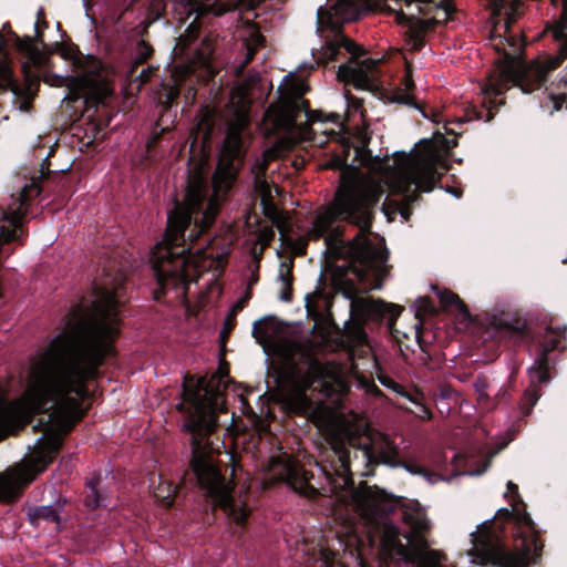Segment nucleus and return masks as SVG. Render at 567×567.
Returning a JSON list of instances; mask_svg holds the SVG:
<instances>
[{
	"mask_svg": "<svg viewBox=\"0 0 567 567\" xmlns=\"http://www.w3.org/2000/svg\"><path fill=\"white\" fill-rule=\"evenodd\" d=\"M246 153L244 127L229 125L212 177L213 192L207 181L197 173L188 175L184 199L174 198L163 240L156 244L150 257L155 279V301L162 302L173 293L175 301L188 302L189 284L197 281L200 276L197 252L202 248L194 252L193 245L214 225L223 203L236 184Z\"/></svg>",
	"mask_w": 567,
	"mask_h": 567,
	"instance_id": "obj_1",
	"label": "nucleus"
},
{
	"mask_svg": "<svg viewBox=\"0 0 567 567\" xmlns=\"http://www.w3.org/2000/svg\"><path fill=\"white\" fill-rule=\"evenodd\" d=\"M114 353H41L31 364L22 401L32 414H48L41 439L28 467L0 475V501L16 502L35 476L53 463L63 439L84 417L91 396L87 381Z\"/></svg>",
	"mask_w": 567,
	"mask_h": 567,
	"instance_id": "obj_2",
	"label": "nucleus"
},
{
	"mask_svg": "<svg viewBox=\"0 0 567 567\" xmlns=\"http://www.w3.org/2000/svg\"><path fill=\"white\" fill-rule=\"evenodd\" d=\"M380 197V193L358 186L340 188L333 203L316 215L308 231L310 240H324L323 254L329 261H344L336 272L351 285H365L372 274L382 277L389 272L388 248L371 239Z\"/></svg>",
	"mask_w": 567,
	"mask_h": 567,
	"instance_id": "obj_3",
	"label": "nucleus"
},
{
	"mask_svg": "<svg viewBox=\"0 0 567 567\" xmlns=\"http://www.w3.org/2000/svg\"><path fill=\"white\" fill-rule=\"evenodd\" d=\"M229 363L221 359L209 383L204 378L185 375L183 401L176 408L185 419L183 432L190 435L188 466L197 486L214 508H220L233 523L244 528L250 509L245 503L235 499V482L221 472L217 456L224 442L218 437L214 439L218 427V414L216 403L208 398V394L219 392V386L229 377Z\"/></svg>",
	"mask_w": 567,
	"mask_h": 567,
	"instance_id": "obj_4",
	"label": "nucleus"
},
{
	"mask_svg": "<svg viewBox=\"0 0 567 567\" xmlns=\"http://www.w3.org/2000/svg\"><path fill=\"white\" fill-rule=\"evenodd\" d=\"M494 13L503 17L507 37H499V43L494 44L503 60L498 61V74L494 83L486 90L494 95H501L509 86H518L524 93H533L545 85L548 76L567 59V0L564 1L561 20L555 37L560 41L558 55L538 56L530 62L518 61L522 48L511 35V28L523 12L522 0H493Z\"/></svg>",
	"mask_w": 567,
	"mask_h": 567,
	"instance_id": "obj_5",
	"label": "nucleus"
},
{
	"mask_svg": "<svg viewBox=\"0 0 567 567\" xmlns=\"http://www.w3.org/2000/svg\"><path fill=\"white\" fill-rule=\"evenodd\" d=\"M369 11V0H328L327 8L318 9L319 27L331 30L334 35L322 47L317 64L328 68L331 62L344 59L338 68V81L344 86L373 92L379 89L380 60L362 58L364 49L340 31L342 23L355 21Z\"/></svg>",
	"mask_w": 567,
	"mask_h": 567,
	"instance_id": "obj_6",
	"label": "nucleus"
},
{
	"mask_svg": "<svg viewBox=\"0 0 567 567\" xmlns=\"http://www.w3.org/2000/svg\"><path fill=\"white\" fill-rule=\"evenodd\" d=\"M238 0H179L175 3V18L179 24L192 19L185 32L177 38L175 50L194 64L208 68L212 64L215 45L206 35L199 41L204 20L218 17L235 9Z\"/></svg>",
	"mask_w": 567,
	"mask_h": 567,
	"instance_id": "obj_7",
	"label": "nucleus"
},
{
	"mask_svg": "<svg viewBox=\"0 0 567 567\" xmlns=\"http://www.w3.org/2000/svg\"><path fill=\"white\" fill-rule=\"evenodd\" d=\"M516 508L514 519L516 520V532L514 534L515 550H511L506 544L494 535H487L477 546L481 557L495 567H528L529 558L542 555L543 542L536 524L530 515Z\"/></svg>",
	"mask_w": 567,
	"mask_h": 567,
	"instance_id": "obj_8",
	"label": "nucleus"
},
{
	"mask_svg": "<svg viewBox=\"0 0 567 567\" xmlns=\"http://www.w3.org/2000/svg\"><path fill=\"white\" fill-rule=\"evenodd\" d=\"M334 457L330 462V468L323 466L327 480L336 487L349 491L355 509L361 515L374 513H389L394 509L395 501L385 491L378 486H370L361 482L354 486L351 473V451L343 444L333 447Z\"/></svg>",
	"mask_w": 567,
	"mask_h": 567,
	"instance_id": "obj_9",
	"label": "nucleus"
},
{
	"mask_svg": "<svg viewBox=\"0 0 567 567\" xmlns=\"http://www.w3.org/2000/svg\"><path fill=\"white\" fill-rule=\"evenodd\" d=\"M403 522L410 527V532L404 534L409 545L401 542L400 529L392 523L382 526L381 544L384 550L395 554L408 564H414L424 558V550L430 547L426 536L431 532V523L417 502L405 507Z\"/></svg>",
	"mask_w": 567,
	"mask_h": 567,
	"instance_id": "obj_10",
	"label": "nucleus"
},
{
	"mask_svg": "<svg viewBox=\"0 0 567 567\" xmlns=\"http://www.w3.org/2000/svg\"><path fill=\"white\" fill-rule=\"evenodd\" d=\"M449 165L436 155L429 154L414 158L404 172L403 200L395 203L396 210L409 220L412 204L420 199V192L429 193L439 185Z\"/></svg>",
	"mask_w": 567,
	"mask_h": 567,
	"instance_id": "obj_11",
	"label": "nucleus"
},
{
	"mask_svg": "<svg viewBox=\"0 0 567 567\" xmlns=\"http://www.w3.org/2000/svg\"><path fill=\"white\" fill-rule=\"evenodd\" d=\"M403 307L388 303L383 300L359 298L351 301V320L343 329V339L349 349L368 344V334L364 330L367 321L388 320L393 324L400 317Z\"/></svg>",
	"mask_w": 567,
	"mask_h": 567,
	"instance_id": "obj_12",
	"label": "nucleus"
},
{
	"mask_svg": "<svg viewBox=\"0 0 567 567\" xmlns=\"http://www.w3.org/2000/svg\"><path fill=\"white\" fill-rule=\"evenodd\" d=\"M566 326H549L547 328V336L545 339V346L540 351L539 355L536 358L534 364L529 368V380L530 388L526 389L522 402L520 409L524 416L530 414L533 408L537 403L540 392L539 386L544 383L549 382L550 380V362L548 358V353L550 351L564 349V341L566 339Z\"/></svg>",
	"mask_w": 567,
	"mask_h": 567,
	"instance_id": "obj_13",
	"label": "nucleus"
},
{
	"mask_svg": "<svg viewBox=\"0 0 567 567\" xmlns=\"http://www.w3.org/2000/svg\"><path fill=\"white\" fill-rule=\"evenodd\" d=\"M42 192L40 184L33 179L24 185L18 196L7 207H0V244L21 241L24 219L29 213L30 203Z\"/></svg>",
	"mask_w": 567,
	"mask_h": 567,
	"instance_id": "obj_14",
	"label": "nucleus"
},
{
	"mask_svg": "<svg viewBox=\"0 0 567 567\" xmlns=\"http://www.w3.org/2000/svg\"><path fill=\"white\" fill-rule=\"evenodd\" d=\"M270 110L276 113L278 120L293 126L299 124L300 117L303 114L306 121L303 124H301V130L305 133L311 132V125L317 122H339L338 114H331L330 116H327L320 110L313 111L310 109V103L308 100L291 93L281 94L277 104L271 105Z\"/></svg>",
	"mask_w": 567,
	"mask_h": 567,
	"instance_id": "obj_15",
	"label": "nucleus"
},
{
	"mask_svg": "<svg viewBox=\"0 0 567 567\" xmlns=\"http://www.w3.org/2000/svg\"><path fill=\"white\" fill-rule=\"evenodd\" d=\"M305 363V367H299L295 362L288 365L291 380L305 391L329 388L327 379L330 372L327 367L312 355H306Z\"/></svg>",
	"mask_w": 567,
	"mask_h": 567,
	"instance_id": "obj_16",
	"label": "nucleus"
},
{
	"mask_svg": "<svg viewBox=\"0 0 567 567\" xmlns=\"http://www.w3.org/2000/svg\"><path fill=\"white\" fill-rule=\"evenodd\" d=\"M491 326L502 337H507L514 344H520L530 339V331L523 319L517 313L511 311H501L492 316Z\"/></svg>",
	"mask_w": 567,
	"mask_h": 567,
	"instance_id": "obj_17",
	"label": "nucleus"
},
{
	"mask_svg": "<svg viewBox=\"0 0 567 567\" xmlns=\"http://www.w3.org/2000/svg\"><path fill=\"white\" fill-rule=\"evenodd\" d=\"M353 453L355 458H358L359 454L361 455L362 462L365 463L367 467H373L378 464H385L391 467L400 466L401 458L399 450L392 442H386L385 446L378 453L370 444L354 449Z\"/></svg>",
	"mask_w": 567,
	"mask_h": 567,
	"instance_id": "obj_18",
	"label": "nucleus"
},
{
	"mask_svg": "<svg viewBox=\"0 0 567 567\" xmlns=\"http://www.w3.org/2000/svg\"><path fill=\"white\" fill-rule=\"evenodd\" d=\"M73 60L82 81L87 85H94L107 74V65L97 56L91 54L83 55L78 51Z\"/></svg>",
	"mask_w": 567,
	"mask_h": 567,
	"instance_id": "obj_19",
	"label": "nucleus"
},
{
	"mask_svg": "<svg viewBox=\"0 0 567 567\" xmlns=\"http://www.w3.org/2000/svg\"><path fill=\"white\" fill-rule=\"evenodd\" d=\"M45 19L44 9L40 8L37 13V22L34 24L35 35L32 38L27 35L24 38H20L18 34L13 33L16 38V47L17 49L27 55L30 60H37L40 56L39 49L37 43L44 45L43 33L41 31L40 20Z\"/></svg>",
	"mask_w": 567,
	"mask_h": 567,
	"instance_id": "obj_20",
	"label": "nucleus"
},
{
	"mask_svg": "<svg viewBox=\"0 0 567 567\" xmlns=\"http://www.w3.org/2000/svg\"><path fill=\"white\" fill-rule=\"evenodd\" d=\"M182 80L175 75L164 80L156 92L158 104L164 110H169L174 104L177 103L181 94Z\"/></svg>",
	"mask_w": 567,
	"mask_h": 567,
	"instance_id": "obj_21",
	"label": "nucleus"
},
{
	"mask_svg": "<svg viewBox=\"0 0 567 567\" xmlns=\"http://www.w3.org/2000/svg\"><path fill=\"white\" fill-rule=\"evenodd\" d=\"M357 145L349 140L344 141L343 144L350 145V151L352 148L354 150L353 163L359 162L360 164L365 165L372 157L371 151L368 147L371 142V135L365 130H360L357 134Z\"/></svg>",
	"mask_w": 567,
	"mask_h": 567,
	"instance_id": "obj_22",
	"label": "nucleus"
},
{
	"mask_svg": "<svg viewBox=\"0 0 567 567\" xmlns=\"http://www.w3.org/2000/svg\"><path fill=\"white\" fill-rule=\"evenodd\" d=\"M17 416L16 408L4 399H0V441L13 431Z\"/></svg>",
	"mask_w": 567,
	"mask_h": 567,
	"instance_id": "obj_23",
	"label": "nucleus"
},
{
	"mask_svg": "<svg viewBox=\"0 0 567 567\" xmlns=\"http://www.w3.org/2000/svg\"><path fill=\"white\" fill-rule=\"evenodd\" d=\"M435 21L417 20L409 29V42L413 52L421 51L425 45V35L430 29V24Z\"/></svg>",
	"mask_w": 567,
	"mask_h": 567,
	"instance_id": "obj_24",
	"label": "nucleus"
},
{
	"mask_svg": "<svg viewBox=\"0 0 567 567\" xmlns=\"http://www.w3.org/2000/svg\"><path fill=\"white\" fill-rule=\"evenodd\" d=\"M437 298L441 303V307L444 310L455 309L464 318L471 317V313L465 302L458 297V295L452 292L451 290H440L437 292Z\"/></svg>",
	"mask_w": 567,
	"mask_h": 567,
	"instance_id": "obj_25",
	"label": "nucleus"
},
{
	"mask_svg": "<svg viewBox=\"0 0 567 567\" xmlns=\"http://www.w3.org/2000/svg\"><path fill=\"white\" fill-rule=\"evenodd\" d=\"M153 47L144 39H141L135 48L134 56L130 62V73L136 75L137 69L145 64L153 55Z\"/></svg>",
	"mask_w": 567,
	"mask_h": 567,
	"instance_id": "obj_26",
	"label": "nucleus"
},
{
	"mask_svg": "<svg viewBox=\"0 0 567 567\" xmlns=\"http://www.w3.org/2000/svg\"><path fill=\"white\" fill-rule=\"evenodd\" d=\"M275 323L276 317L274 316H266L254 322L251 333L258 343L264 344L270 340V329H275Z\"/></svg>",
	"mask_w": 567,
	"mask_h": 567,
	"instance_id": "obj_27",
	"label": "nucleus"
},
{
	"mask_svg": "<svg viewBox=\"0 0 567 567\" xmlns=\"http://www.w3.org/2000/svg\"><path fill=\"white\" fill-rule=\"evenodd\" d=\"M28 515L32 525H38L40 520L60 523L59 512L51 505L33 507Z\"/></svg>",
	"mask_w": 567,
	"mask_h": 567,
	"instance_id": "obj_28",
	"label": "nucleus"
},
{
	"mask_svg": "<svg viewBox=\"0 0 567 567\" xmlns=\"http://www.w3.org/2000/svg\"><path fill=\"white\" fill-rule=\"evenodd\" d=\"M266 44V38L258 31L252 30L248 37V39L245 41L246 45V58H245V65L249 64L256 54V52L264 48Z\"/></svg>",
	"mask_w": 567,
	"mask_h": 567,
	"instance_id": "obj_29",
	"label": "nucleus"
},
{
	"mask_svg": "<svg viewBox=\"0 0 567 567\" xmlns=\"http://www.w3.org/2000/svg\"><path fill=\"white\" fill-rule=\"evenodd\" d=\"M262 186L265 187V192L261 195L262 212L268 219H270L272 223H276L277 219H279L278 208L268 189L266 181H262Z\"/></svg>",
	"mask_w": 567,
	"mask_h": 567,
	"instance_id": "obj_30",
	"label": "nucleus"
},
{
	"mask_svg": "<svg viewBox=\"0 0 567 567\" xmlns=\"http://www.w3.org/2000/svg\"><path fill=\"white\" fill-rule=\"evenodd\" d=\"M99 481L100 478H92L86 483L89 492L85 495L84 505L92 511L102 506V495L96 488Z\"/></svg>",
	"mask_w": 567,
	"mask_h": 567,
	"instance_id": "obj_31",
	"label": "nucleus"
},
{
	"mask_svg": "<svg viewBox=\"0 0 567 567\" xmlns=\"http://www.w3.org/2000/svg\"><path fill=\"white\" fill-rule=\"evenodd\" d=\"M238 313L239 312H234V309L231 308L230 311L228 312V315L226 316L224 324H223V329L219 334V338L223 342H225L229 338L230 333L235 329L236 323H237L236 318H237Z\"/></svg>",
	"mask_w": 567,
	"mask_h": 567,
	"instance_id": "obj_32",
	"label": "nucleus"
},
{
	"mask_svg": "<svg viewBox=\"0 0 567 567\" xmlns=\"http://www.w3.org/2000/svg\"><path fill=\"white\" fill-rule=\"evenodd\" d=\"M154 72H155L154 68L147 66V68H143L141 71L137 69L136 75H132V73H130V66H128L127 71H126V76L130 81H138L140 83L144 84L151 80Z\"/></svg>",
	"mask_w": 567,
	"mask_h": 567,
	"instance_id": "obj_33",
	"label": "nucleus"
},
{
	"mask_svg": "<svg viewBox=\"0 0 567 567\" xmlns=\"http://www.w3.org/2000/svg\"><path fill=\"white\" fill-rule=\"evenodd\" d=\"M343 147V155L342 156H336L330 162V167L333 169H347L350 167L348 164V157L350 155V145H344L342 143Z\"/></svg>",
	"mask_w": 567,
	"mask_h": 567,
	"instance_id": "obj_34",
	"label": "nucleus"
},
{
	"mask_svg": "<svg viewBox=\"0 0 567 567\" xmlns=\"http://www.w3.org/2000/svg\"><path fill=\"white\" fill-rule=\"evenodd\" d=\"M293 260L281 262L280 265V271H279V279L281 280L282 285H286L288 282L293 284Z\"/></svg>",
	"mask_w": 567,
	"mask_h": 567,
	"instance_id": "obj_35",
	"label": "nucleus"
},
{
	"mask_svg": "<svg viewBox=\"0 0 567 567\" xmlns=\"http://www.w3.org/2000/svg\"><path fill=\"white\" fill-rule=\"evenodd\" d=\"M399 467H403L404 470H406L409 473L411 474H415V475H421V476H429L430 475V471L426 470L425 467L416 464L415 462H412V461H400V466Z\"/></svg>",
	"mask_w": 567,
	"mask_h": 567,
	"instance_id": "obj_36",
	"label": "nucleus"
},
{
	"mask_svg": "<svg viewBox=\"0 0 567 567\" xmlns=\"http://www.w3.org/2000/svg\"><path fill=\"white\" fill-rule=\"evenodd\" d=\"M394 101L400 104H404L410 107L420 110V105L417 104L415 97L409 94L408 92L399 91L398 93L394 94Z\"/></svg>",
	"mask_w": 567,
	"mask_h": 567,
	"instance_id": "obj_37",
	"label": "nucleus"
},
{
	"mask_svg": "<svg viewBox=\"0 0 567 567\" xmlns=\"http://www.w3.org/2000/svg\"><path fill=\"white\" fill-rule=\"evenodd\" d=\"M252 298V290H250V287H247L244 295L233 305L234 312H240L249 302V300Z\"/></svg>",
	"mask_w": 567,
	"mask_h": 567,
	"instance_id": "obj_38",
	"label": "nucleus"
},
{
	"mask_svg": "<svg viewBox=\"0 0 567 567\" xmlns=\"http://www.w3.org/2000/svg\"><path fill=\"white\" fill-rule=\"evenodd\" d=\"M382 383L392 389L394 392L399 393L402 396L408 398L410 401L414 402V400L411 398V395L406 392L403 385L399 384L398 382L389 379L386 381L382 380Z\"/></svg>",
	"mask_w": 567,
	"mask_h": 567,
	"instance_id": "obj_39",
	"label": "nucleus"
},
{
	"mask_svg": "<svg viewBox=\"0 0 567 567\" xmlns=\"http://www.w3.org/2000/svg\"><path fill=\"white\" fill-rule=\"evenodd\" d=\"M344 97L348 102V105L353 107L354 110H359L363 105V101L354 96L349 90L344 91Z\"/></svg>",
	"mask_w": 567,
	"mask_h": 567,
	"instance_id": "obj_40",
	"label": "nucleus"
},
{
	"mask_svg": "<svg viewBox=\"0 0 567 567\" xmlns=\"http://www.w3.org/2000/svg\"><path fill=\"white\" fill-rule=\"evenodd\" d=\"M550 100L553 102L554 110L560 111L563 107V104L566 103V101H567V94L566 93H561V94H557V95L550 94Z\"/></svg>",
	"mask_w": 567,
	"mask_h": 567,
	"instance_id": "obj_41",
	"label": "nucleus"
},
{
	"mask_svg": "<svg viewBox=\"0 0 567 567\" xmlns=\"http://www.w3.org/2000/svg\"><path fill=\"white\" fill-rule=\"evenodd\" d=\"M292 284L288 282L286 285H282V289L280 291V299L285 302H290L292 300Z\"/></svg>",
	"mask_w": 567,
	"mask_h": 567,
	"instance_id": "obj_42",
	"label": "nucleus"
},
{
	"mask_svg": "<svg viewBox=\"0 0 567 567\" xmlns=\"http://www.w3.org/2000/svg\"><path fill=\"white\" fill-rule=\"evenodd\" d=\"M513 506V509L509 511L507 508H501L497 511V517L499 518H504L505 520H509V519H513L514 516H515V512H516V505L515 504H512Z\"/></svg>",
	"mask_w": 567,
	"mask_h": 567,
	"instance_id": "obj_43",
	"label": "nucleus"
},
{
	"mask_svg": "<svg viewBox=\"0 0 567 567\" xmlns=\"http://www.w3.org/2000/svg\"><path fill=\"white\" fill-rule=\"evenodd\" d=\"M175 487L168 485L167 486V495L162 496L163 498V505L167 507H172L174 504V494H175Z\"/></svg>",
	"mask_w": 567,
	"mask_h": 567,
	"instance_id": "obj_44",
	"label": "nucleus"
},
{
	"mask_svg": "<svg viewBox=\"0 0 567 567\" xmlns=\"http://www.w3.org/2000/svg\"><path fill=\"white\" fill-rule=\"evenodd\" d=\"M507 491L515 497L518 499L519 504H522V506H525L524 502L522 501L520 496H519V493H518V486L513 483L512 481H508L507 483Z\"/></svg>",
	"mask_w": 567,
	"mask_h": 567,
	"instance_id": "obj_45",
	"label": "nucleus"
},
{
	"mask_svg": "<svg viewBox=\"0 0 567 567\" xmlns=\"http://www.w3.org/2000/svg\"><path fill=\"white\" fill-rule=\"evenodd\" d=\"M258 280H259V265H257L255 270L251 272V276H250L247 287H250V290H252V286L256 285L258 282Z\"/></svg>",
	"mask_w": 567,
	"mask_h": 567,
	"instance_id": "obj_46",
	"label": "nucleus"
},
{
	"mask_svg": "<svg viewBox=\"0 0 567 567\" xmlns=\"http://www.w3.org/2000/svg\"><path fill=\"white\" fill-rule=\"evenodd\" d=\"M430 554H434V551H427V550H424V558H423L422 560H419V561H416V563H415V564H416V567H436V566H434V565H430V564L427 563V556H429Z\"/></svg>",
	"mask_w": 567,
	"mask_h": 567,
	"instance_id": "obj_47",
	"label": "nucleus"
},
{
	"mask_svg": "<svg viewBox=\"0 0 567 567\" xmlns=\"http://www.w3.org/2000/svg\"><path fill=\"white\" fill-rule=\"evenodd\" d=\"M483 115L486 116V118H485L486 122L492 121V118L494 117L492 111L488 110V111H480V112H477L476 113V118L481 120V118H483Z\"/></svg>",
	"mask_w": 567,
	"mask_h": 567,
	"instance_id": "obj_48",
	"label": "nucleus"
},
{
	"mask_svg": "<svg viewBox=\"0 0 567 567\" xmlns=\"http://www.w3.org/2000/svg\"><path fill=\"white\" fill-rule=\"evenodd\" d=\"M254 168H258L259 172L256 174V179L258 183H260V177L261 175H264V172L266 169V165L265 164H259L258 162L254 165Z\"/></svg>",
	"mask_w": 567,
	"mask_h": 567,
	"instance_id": "obj_49",
	"label": "nucleus"
},
{
	"mask_svg": "<svg viewBox=\"0 0 567 567\" xmlns=\"http://www.w3.org/2000/svg\"><path fill=\"white\" fill-rule=\"evenodd\" d=\"M422 302L424 303V310L425 311H432L433 310V305H432V301L429 297H425V298H422Z\"/></svg>",
	"mask_w": 567,
	"mask_h": 567,
	"instance_id": "obj_50",
	"label": "nucleus"
},
{
	"mask_svg": "<svg viewBox=\"0 0 567 567\" xmlns=\"http://www.w3.org/2000/svg\"><path fill=\"white\" fill-rule=\"evenodd\" d=\"M567 85V73L560 76L557 87L566 86Z\"/></svg>",
	"mask_w": 567,
	"mask_h": 567,
	"instance_id": "obj_51",
	"label": "nucleus"
},
{
	"mask_svg": "<svg viewBox=\"0 0 567 567\" xmlns=\"http://www.w3.org/2000/svg\"><path fill=\"white\" fill-rule=\"evenodd\" d=\"M159 18V13L154 14L152 18L147 17V21L145 23V29L153 23L155 20Z\"/></svg>",
	"mask_w": 567,
	"mask_h": 567,
	"instance_id": "obj_52",
	"label": "nucleus"
},
{
	"mask_svg": "<svg viewBox=\"0 0 567 567\" xmlns=\"http://www.w3.org/2000/svg\"><path fill=\"white\" fill-rule=\"evenodd\" d=\"M447 192L452 193L455 197L460 198L462 196V190L457 188H450Z\"/></svg>",
	"mask_w": 567,
	"mask_h": 567,
	"instance_id": "obj_53",
	"label": "nucleus"
},
{
	"mask_svg": "<svg viewBox=\"0 0 567 567\" xmlns=\"http://www.w3.org/2000/svg\"><path fill=\"white\" fill-rule=\"evenodd\" d=\"M405 85H406V90H408V91H411V90L414 87V82H413V80H412V79H406V83H405Z\"/></svg>",
	"mask_w": 567,
	"mask_h": 567,
	"instance_id": "obj_54",
	"label": "nucleus"
},
{
	"mask_svg": "<svg viewBox=\"0 0 567 567\" xmlns=\"http://www.w3.org/2000/svg\"><path fill=\"white\" fill-rule=\"evenodd\" d=\"M40 24H41V31L42 32H43L44 29L49 28V23L45 21V19L40 20Z\"/></svg>",
	"mask_w": 567,
	"mask_h": 567,
	"instance_id": "obj_55",
	"label": "nucleus"
},
{
	"mask_svg": "<svg viewBox=\"0 0 567 567\" xmlns=\"http://www.w3.org/2000/svg\"><path fill=\"white\" fill-rule=\"evenodd\" d=\"M410 2L433 3V2H434V0H410Z\"/></svg>",
	"mask_w": 567,
	"mask_h": 567,
	"instance_id": "obj_56",
	"label": "nucleus"
},
{
	"mask_svg": "<svg viewBox=\"0 0 567 567\" xmlns=\"http://www.w3.org/2000/svg\"><path fill=\"white\" fill-rule=\"evenodd\" d=\"M23 70H24V72H25L27 76H29V73H30V66H29V64H28V63L23 64Z\"/></svg>",
	"mask_w": 567,
	"mask_h": 567,
	"instance_id": "obj_57",
	"label": "nucleus"
},
{
	"mask_svg": "<svg viewBox=\"0 0 567 567\" xmlns=\"http://www.w3.org/2000/svg\"><path fill=\"white\" fill-rule=\"evenodd\" d=\"M93 307H94L96 310H99V308H100L99 302L94 301V302H93Z\"/></svg>",
	"mask_w": 567,
	"mask_h": 567,
	"instance_id": "obj_58",
	"label": "nucleus"
},
{
	"mask_svg": "<svg viewBox=\"0 0 567 567\" xmlns=\"http://www.w3.org/2000/svg\"><path fill=\"white\" fill-rule=\"evenodd\" d=\"M49 174H50V172H49V171H48L47 173L41 172V177H45V176H48Z\"/></svg>",
	"mask_w": 567,
	"mask_h": 567,
	"instance_id": "obj_59",
	"label": "nucleus"
},
{
	"mask_svg": "<svg viewBox=\"0 0 567 567\" xmlns=\"http://www.w3.org/2000/svg\"><path fill=\"white\" fill-rule=\"evenodd\" d=\"M423 409L426 411V413L429 414V416H431V411H429L427 409H425V406H423Z\"/></svg>",
	"mask_w": 567,
	"mask_h": 567,
	"instance_id": "obj_60",
	"label": "nucleus"
},
{
	"mask_svg": "<svg viewBox=\"0 0 567 567\" xmlns=\"http://www.w3.org/2000/svg\"><path fill=\"white\" fill-rule=\"evenodd\" d=\"M399 18H404L405 19V14L403 12H401Z\"/></svg>",
	"mask_w": 567,
	"mask_h": 567,
	"instance_id": "obj_61",
	"label": "nucleus"
},
{
	"mask_svg": "<svg viewBox=\"0 0 567 567\" xmlns=\"http://www.w3.org/2000/svg\"><path fill=\"white\" fill-rule=\"evenodd\" d=\"M363 475H369L370 474V471L367 470L364 473H362Z\"/></svg>",
	"mask_w": 567,
	"mask_h": 567,
	"instance_id": "obj_62",
	"label": "nucleus"
}]
</instances>
